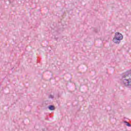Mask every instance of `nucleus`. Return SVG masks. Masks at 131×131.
Returning a JSON list of instances; mask_svg holds the SVG:
<instances>
[{
    "label": "nucleus",
    "mask_w": 131,
    "mask_h": 131,
    "mask_svg": "<svg viewBox=\"0 0 131 131\" xmlns=\"http://www.w3.org/2000/svg\"><path fill=\"white\" fill-rule=\"evenodd\" d=\"M121 82L125 86L131 88V73L123 75Z\"/></svg>",
    "instance_id": "f257e3e1"
},
{
    "label": "nucleus",
    "mask_w": 131,
    "mask_h": 131,
    "mask_svg": "<svg viewBox=\"0 0 131 131\" xmlns=\"http://www.w3.org/2000/svg\"><path fill=\"white\" fill-rule=\"evenodd\" d=\"M123 39V35L119 32H116L115 34V37L113 39V42L116 43V45H119L120 43V40H122Z\"/></svg>",
    "instance_id": "f03ea898"
},
{
    "label": "nucleus",
    "mask_w": 131,
    "mask_h": 131,
    "mask_svg": "<svg viewBox=\"0 0 131 131\" xmlns=\"http://www.w3.org/2000/svg\"><path fill=\"white\" fill-rule=\"evenodd\" d=\"M48 108L49 109V110H51V111H53L55 109V106L54 105H49L48 106Z\"/></svg>",
    "instance_id": "7ed1b4c3"
},
{
    "label": "nucleus",
    "mask_w": 131,
    "mask_h": 131,
    "mask_svg": "<svg viewBox=\"0 0 131 131\" xmlns=\"http://www.w3.org/2000/svg\"><path fill=\"white\" fill-rule=\"evenodd\" d=\"M124 123H125L126 125L127 126H130V124H129V123L127 122V121H124Z\"/></svg>",
    "instance_id": "20e7f679"
},
{
    "label": "nucleus",
    "mask_w": 131,
    "mask_h": 131,
    "mask_svg": "<svg viewBox=\"0 0 131 131\" xmlns=\"http://www.w3.org/2000/svg\"><path fill=\"white\" fill-rule=\"evenodd\" d=\"M49 99H54V95H50L49 96Z\"/></svg>",
    "instance_id": "39448f33"
}]
</instances>
